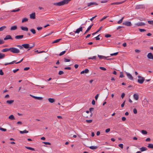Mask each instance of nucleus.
<instances>
[{
  "label": "nucleus",
  "instance_id": "obj_1",
  "mask_svg": "<svg viewBox=\"0 0 153 153\" xmlns=\"http://www.w3.org/2000/svg\"><path fill=\"white\" fill-rule=\"evenodd\" d=\"M71 0H63L61 1L54 3L53 4L55 5L62 6L68 4Z\"/></svg>",
  "mask_w": 153,
  "mask_h": 153
},
{
  "label": "nucleus",
  "instance_id": "obj_2",
  "mask_svg": "<svg viewBox=\"0 0 153 153\" xmlns=\"http://www.w3.org/2000/svg\"><path fill=\"white\" fill-rule=\"evenodd\" d=\"M10 51L14 53H18L20 52L19 49L14 47L10 48Z\"/></svg>",
  "mask_w": 153,
  "mask_h": 153
},
{
  "label": "nucleus",
  "instance_id": "obj_3",
  "mask_svg": "<svg viewBox=\"0 0 153 153\" xmlns=\"http://www.w3.org/2000/svg\"><path fill=\"white\" fill-rule=\"evenodd\" d=\"M138 77L139 78L137 80L138 82L140 84H142L145 80L144 78L140 76H138Z\"/></svg>",
  "mask_w": 153,
  "mask_h": 153
},
{
  "label": "nucleus",
  "instance_id": "obj_4",
  "mask_svg": "<svg viewBox=\"0 0 153 153\" xmlns=\"http://www.w3.org/2000/svg\"><path fill=\"white\" fill-rule=\"evenodd\" d=\"M125 73L128 77V78L131 80H132L133 79V77L132 75L130 74L127 72H125Z\"/></svg>",
  "mask_w": 153,
  "mask_h": 153
},
{
  "label": "nucleus",
  "instance_id": "obj_5",
  "mask_svg": "<svg viewBox=\"0 0 153 153\" xmlns=\"http://www.w3.org/2000/svg\"><path fill=\"white\" fill-rule=\"evenodd\" d=\"M82 27H80L79 28H78L76 31H74V33H79L80 32L82 31Z\"/></svg>",
  "mask_w": 153,
  "mask_h": 153
},
{
  "label": "nucleus",
  "instance_id": "obj_6",
  "mask_svg": "<svg viewBox=\"0 0 153 153\" xmlns=\"http://www.w3.org/2000/svg\"><path fill=\"white\" fill-rule=\"evenodd\" d=\"M30 17L31 19H34L36 18L35 13H33L30 15Z\"/></svg>",
  "mask_w": 153,
  "mask_h": 153
},
{
  "label": "nucleus",
  "instance_id": "obj_7",
  "mask_svg": "<svg viewBox=\"0 0 153 153\" xmlns=\"http://www.w3.org/2000/svg\"><path fill=\"white\" fill-rule=\"evenodd\" d=\"M147 57L150 59H153V55L151 53H148L147 56Z\"/></svg>",
  "mask_w": 153,
  "mask_h": 153
},
{
  "label": "nucleus",
  "instance_id": "obj_8",
  "mask_svg": "<svg viewBox=\"0 0 153 153\" xmlns=\"http://www.w3.org/2000/svg\"><path fill=\"white\" fill-rule=\"evenodd\" d=\"M123 24L128 26H129L131 25V23L130 22H125L123 23Z\"/></svg>",
  "mask_w": 153,
  "mask_h": 153
},
{
  "label": "nucleus",
  "instance_id": "obj_9",
  "mask_svg": "<svg viewBox=\"0 0 153 153\" xmlns=\"http://www.w3.org/2000/svg\"><path fill=\"white\" fill-rule=\"evenodd\" d=\"M135 25H136L138 26H140L144 25H145V24L143 22H141L137 23L135 24Z\"/></svg>",
  "mask_w": 153,
  "mask_h": 153
},
{
  "label": "nucleus",
  "instance_id": "obj_10",
  "mask_svg": "<svg viewBox=\"0 0 153 153\" xmlns=\"http://www.w3.org/2000/svg\"><path fill=\"white\" fill-rule=\"evenodd\" d=\"M9 39H12V38L10 35H8L6 36L4 38V40H7Z\"/></svg>",
  "mask_w": 153,
  "mask_h": 153
},
{
  "label": "nucleus",
  "instance_id": "obj_11",
  "mask_svg": "<svg viewBox=\"0 0 153 153\" xmlns=\"http://www.w3.org/2000/svg\"><path fill=\"white\" fill-rule=\"evenodd\" d=\"M88 71H89V70L88 69L86 68L85 69V70H83V71H82L81 72L80 74H84L85 73H87L88 72Z\"/></svg>",
  "mask_w": 153,
  "mask_h": 153
},
{
  "label": "nucleus",
  "instance_id": "obj_12",
  "mask_svg": "<svg viewBox=\"0 0 153 153\" xmlns=\"http://www.w3.org/2000/svg\"><path fill=\"white\" fill-rule=\"evenodd\" d=\"M22 46L25 48L27 49L29 48V45L28 44H25L22 45Z\"/></svg>",
  "mask_w": 153,
  "mask_h": 153
},
{
  "label": "nucleus",
  "instance_id": "obj_13",
  "mask_svg": "<svg viewBox=\"0 0 153 153\" xmlns=\"http://www.w3.org/2000/svg\"><path fill=\"white\" fill-rule=\"evenodd\" d=\"M20 28L22 30H24V31H27L28 30V28L27 27L22 26Z\"/></svg>",
  "mask_w": 153,
  "mask_h": 153
},
{
  "label": "nucleus",
  "instance_id": "obj_14",
  "mask_svg": "<svg viewBox=\"0 0 153 153\" xmlns=\"http://www.w3.org/2000/svg\"><path fill=\"white\" fill-rule=\"evenodd\" d=\"M133 97L135 100H137L139 98L138 95L137 94H134L133 95Z\"/></svg>",
  "mask_w": 153,
  "mask_h": 153
},
{
  "label": "nucleus",
  "instance_id": "obj_15",
  "mask_svg": "<svg viewBox=\"0 0 153 153\" xmlns=\"http://www.w3.org/2000/svg\"><path fill=\"white\" fill-rule=\"evenodd\" d=\"M97 5V4L96 2H90L89 3H88V6H90L92 5Z\"/></svg>",
  "mask_w": 153,
  "mask_h": 153
},
{
  "label": "nucleus",
  "instance_id": "obj_16",
  "mask_svg": "<svg viewBox=\"0 0 153 153\" xmlns=\"http://www.w3.org/2000/svg\"><path fill=\"white\" fill-rule=\"evenodd\" d=\"M23 37V35H17L15 36V38L17 39H21Z\"/></svg>",
  "mask_w": 153,
  "mask_h": 153
},
{
  "label": "nucleus",
  "instance_id": "obj_17",
  "mask_svg": "<svg viewBox=\"0 0 153 153\" xmlns=\"http://www.w3.org/2000/svg\"><path fill=\"white\" fill-rule=\"evenodd\" d=\"M17 26L16 25L12 26L10 28L11 30H14L17 29Z\"/></svg>",
  "mask_w": 153,
  "mask_h": 153
},
{
  "label": "nucleus",
  "instance_id": "obj_18",
  "mask_svg": "<svg viewBox=\"0 0 153 153\" xmlns=\"http://www.w3.org/2000/svg\"><path fill=\"white\" fill-rule=\"evenodd\" d=\"M48 100L49 102L51 103H53L55 102V100L53 98H49L48 99Z\"/></svg>",
  "mask_w": 153,
  "mask_h": 153
},
{
  "label": "nucleus",
  "instance_id": "obj_19",
  "mask_svg": "<svg viewBox=\"0 0 153 153\" xmlns=\"http://www.w3.org/2000/svg\"><path fill=\"white\" fill-rule=\"evenodd\" d=\"M10 51V48H5L3 49L1 51L2 52H6L8 51Z\"/></svg>",
  "mask_w": 153,
  "mask_h": 153
},
{
  "label": "nucleus",
  "instance_id": "obj_20",
  "mask_svg": "<svg viewBox=\"0 0 153 153\" xmlns=\"http://www.w3.org/2000/svg\"><path fill=\"white\" fill-rule=\"evenodd\" d=\"M102 26L100 27L97 30L96 32L92 33V35H95L98 32L100 31L101 30V29H102Z\"/></svg>",
  "mask_w": 153,
  "mask_h": 153
},
{
  "label": "nucleus",
  "instance_id": "obj_21",
  "mask_svg": "<svg viewBox=\"0 0 153 153\" xmlns=\"http://www.w3.org/2000/svg\"><path fill=\"white\" fill-rule=\"evenodd\" d=\"M140 150L141 151L143 152L146 151L147 150V149L145 147H142L140 148Z\"/></svg>",
  "mask_w": 153,
  "mask_h": 153
},
{
  "label": "nucleus",
  "instance_id": "obj_22",
  "mask_svg": "<svg viewBox=\"0 0 153 153\" xmlns=\"http://www.w3.org/2000/svg\"><path fill=\"white\" fill-rule=\"evenodd\" d=\"M9 119L12 120H15V117L13 115H10L9 117Z\"/></svg>",
  "mask_w": 153,
  "mask_h": 153
},
{
  "label": "nucleus",
  "instance_id": "obj_23",
  "mask_svg": "<svg viewBox=\"0 0 153 153\" xmlns=\"http://www.w3.org/2000/svg\"><path fill=\"white\" fill-rule=\"evenodd\" d=\"M89 147L91 149L94 150L97 149L98 148V147L97 146H91Z\"/></svg>",
  "mask_w": 153,
  "mask_h": 153
},
{
  "label": "nucleus",
  "instance_id": "obj_24",
  "mask_svg": "<svg viewBox=\"0 0 153 153\" xmlns=\"http://www.w3.org/2000/svg\"><path fill=\"white\" fill-rule=\"evenodd\" d=\"M19 132L20 133L22 134L24 133H27L28 132V131L25 130L23 131H19Z\"/></svg>",
  "mask_w": 153,
  "mask_h": 153
},
{
  "label": "nucleus",
  "instance_id": "obj_25",
  "mask_svg": "<svg viewBox=\"0 0 153 153\" xmlns=\"http://www.w3.org/2000/svg\"><path fill=\"white\" fill-rule=\"evenodd\" d=\"M91 27L92 25L89 26L88 27L87 29L85 31V33H84V34H85L86 33L91 29Z\"/></svg>",
  "mask_w": 153,
  "mask_h": 153
},
{
  "label": "nucleus",
  "instance_id": "obj_26",
  "mask_svg": "<svg viewBox=\"0 0 153 153\" xmlns=\"http://www.w3.org/2000/svg\"><path fill=\"white\" fill-rule=\"evenodd\" d=\"M13 102H14L13 100H8L6 101L7 103L8 104H12V103H13Z\"/></svg>",
  "mask_w": 153,
  "mask_h": 153
},
{
  "label": "nucleus",
  "instance_id": "obj_27",
  "mask_svg": "<svg viewBox=\"0 0 153 153\" xmlns=\"http://www.w3.org/2000/svg\"><path fill=\"white\" fill-rule=\"evenodd\" d=\"M5 56V55L4 54L0 53V59L4 58Z\"/></svg>",
  "mask_w": 153,
  "mask_h": 153
},
{
  "label": "nucleus",
  "instance_id": "obj_28",
  "mask_svg": "<svg viewBox=\"0 0 153 153\" xmlns=\"http://www.w3.org/2000/svg\"><path fill=\"white\" fill-rule=\"evenodd\" d=\"M28 20V19L27 18H24L22 19V22L24 23V22H26Z\"/></svg>",
  "mask_w": 153,
  "mask_h": 153
},
{
  "label": "nucleus",
  "instance_id": "obj_29",
  "mask_svg": "<svg viewBox=\"0 0 153 153\" xmlns=\"http://www.w3.org/2000/svg\"><path fill=\"white\" fill-rule=\"evenodd\" d=\"M61 40H62L61 39H56L53 42H52V43H57V42H59Z\"/></svg>",
  "mask_w": 153,
  "mask_h": 153
},
{
  "label": "nucleus",
  "instance_id": "obj_30",
  "mask_svg": "<svg viewBox=\"0 0 153 153\" xmlns=\"http://www.w3.org/2000/svg\"><path fill=\"white\" fill-rule=\"evenodd\" d=\"M98 56L100 59H105L106 58V57H105L104 56L100 55L98 54Z\"/></svg>",
  "mask_w": 153,
  "mask_h": 153
},
{
  "label": "nucleus",
  "instance_id": "obj_31",
  "mask_svg": "<svg viewBox=\"0 0 153 153\" xmlns=\"http://www.w3.org/2000/svg\"><path fill=\"white\" fill-rule=\"evenodd\" d=\"M20 9H21L20 8H19L17 9L13 10H11V12H18L20 10Z\"/></svg>",
  "mask_w": 153,
  "mask_h": 153
},
{
  "label": "nucleus",
  "instance_id": "obj_32",
  "mask_svg": "<svg viewBox=\"0 0 153 153\" xmlns=\"http://www.w3.org/2000/svg\"><path fill=\"white\" fill-rule=\"evenodd\" d=\"M6 28V26H3L0 27V31H2L4 30Z\"/></svg>",
  "mask_w": 153,
  "mask_h": 153
},
{
  "label": "nucleus",
  "instance_id": "obj_33",
  "mask_svg": "<svg viewBox=\"0 0 153 153\" xmlns=\"http://www.w3.org/2000/svg\"><path fill=\"white\" fill-rule=\"evenodd\" d=\"M123 3V2H116V3H111V4L112 5V4L119 5V4H122Z\"/></svg>",
  "mask_w": 153,
  "mask_h": 153
},
{
  "label": "nucleus",
  "instance_id": "obj_34",
  "mask_svg": "<svg viewBox=\"0 0 153 153\" xmlns=\"http://www.w3.org/2000/svg\"><path fill=\"white\" fill-rule=\"evenodd\" d=\"M148 147L150 149H153V144H149L148 146Z\"/></svg>",
  "mask_w": 153,
  "mask_h": 153
},
{
  "label": "nucleus",
  "instance_id": "obj_35",
  "mask_svg": "<svg viewBox=\"0 0 153 153\" xmlns=\"http://www.w3.org/2000/svg\"><path fill=\"white\" fill-rule=\"evenodd\" d=\"M16 62V61H13L11 62L8 63H5L4 64V65H9V64H13L15 62Z\"/></svg>",
  "mask_w": 153,
  "mask_h": 153
},
{
  "label": "nucleus",
  "instance_id": "obj_36",
  "mask_svg": "<svg viewBox=\"0 0 153 153\" xmlns=\"http://www.w3.org/2000/svg\"><path fill=\"white\" fill-rule=\"evenodd\" d=\"M25 148L27 149H29V150H32V151H35L34 149L31 148L30 147L26 146Z\"/></svg>",
  "mask_w": 153,
  "mask_h": 153
},
{
  "label": "nucleus",
  "instance_id": "obj_37",
  "mask_svg": "<svg viewBox=\"0 0 153 153\" xmlns=\"http://www.w3.org/2000/svg\"><path fill=\"white\" fill-rule=\"evenodd\" d=\"M123 19H124V17H123L121 19H120V20L118 21L117 22L118 24H120L122 22Z\"/></svg>",
  "mask_w": 153,
  "mask_h": 153
},
{
  "label": "nucleus",
  "instance_id": "obj_38",
  "mask_svg": "<svg viewBox=\"0 0 153 153\" xmlns=\"http://www.w3.org/2000/svg\"><path fill=\"white\" fill-rule=\"evenodd\" d=\"M64 61L65 62H69L70 61V60L69 59L64 58Z\"/></svg>",
  "mask_w": 153,
  "mask_h": 153
},
{
  "label": "nucleus",
  "instance_id": "obj_39",
  "mask_svg": "<svg viewBox=\"0 0 153 153\" xmlns=\"http://www.w3.org/2000/svg\"><path fill=\"white\" fill-rule=\"evenodd\" d=\"M141 132L143 134H146L147 133V132L146 131L144 130H142L141 131Z\"/></svg>",
  "mask_w": 153,
  "mask_h": 153
},
{
  "label": "nucleus",
  "instance_id": "obj_40",
  "mask_svg": "<svg viewBox=\"0 0 153 153\" xmlns=\"http://www.w3.org/2000/svg\"><path fill=\"white\" fill-rule=\"evenodd\" d=\"M30 31L33 34L36 33V31L35 29H30Z\"/></svg>",
  "mask_w": 153,
  "mask_h": 153
},
{
  "label": "nucleus",
  "instance_id": "obj_41",
  "mask_svg": "<svg viewBox=\"0 0 153 153\" xmlns=\"http://www.w3.org/2000/svg\"><path fill=\"white\" fill-rule=\"evenodd\" d=\"M66 52V51H63L62 52H61L60 54L59 55V56H61L62 55H63Z\"/></svg>",
  "mask_w": 153,
  "mask_h": 153
},
{
  "label": "nucleus",
  "instance_id": "obj_42",
  "mask_svg": "<svg viewBox=\"0 0 153 153\" xmlns=\"http://www.w3.org/2000/svg\"><path fill=\"white\" fill-rule=\"evenodd\" d=\"M96 58V56H94L92 57H89L88 58V59H95Z\"/></svg>",
  "mask_w": 153,
  "mask_h": 153
},
{
  "label": "nucleus",
  "instance_id": "obj_43",
  "mask_svg": "<svg viewBox=\"0 0 153 153\" xmlns=\"http://www.w3.org/2000/svg\"><path fill=\"white\" fill-rule=\"evenodd\" d=\"M124 77V76L123 75V73L122 72H120V78H123Z\"/></svg>",
  "mask_w": 153,
  "mask_h": 153
},
{
  "label": "nucleus",
  "instance_id": "obj_44",
  "mask_svg": "<svg viewBox=\"0 0 153 153\" xmlns=\"http://www.w3.org/2000/svg\"><path fill=\"white\" fill-rule=\"evenodd\" d=\"M118 52H117L114 53H113L111 54L110 55H111V56H114V55L116 56L118 54Z\"/></svg>",
  "mask_w": 153,
  "mask_h": 153
},
{
  "label": "nucleus",
  "instance_id": "obj_45",
  "mask_svg": "<svg viewBox=\"0 0 153 153\" xmlns=\"http://www.w3.org/2000/svg\"><path fill=\"white\" fill-rule=\"evenodd\" d=\"M6 129L5 128H1L0 127V130L2 131H6Z\"/></svg>",
  "mask_w": 153,
  "mask_h": 153
},
{
  "label": "nucleus",
  "instance_id": "obj_46",
  "mask_svg": "<svg viewBox=\"0 0 153 153\" xmlns=\"http://www.w3.org/2000/svg\"><path fill=\"white\" fill-rule=\"evenodd\" d=\"M139 30L140 32H144V31H146V30H145L144 29H143L140 28L139 29Z\"/></svg>",
  "mask_w": 153,
  "mask_h": 153
},
{
  "label": "nucleus",
  "instance_id": "obj_47",
  "mask_svg": "<svg viewBox=\"0 0 153 153\" xmlns=\"http://www.w3.org/2000/svg\"><path fill=\"white\" fill-rule=\"evenodd\" d=\"M148 23L150 24L153 25V21H148Z\"/></svg>",
  "mask_w": 153,
  "mask_h": 153
},
{
  "label": "nucleus",
  "instance_id": "obj_48",
  "mask_svg": "<svg viewBox=\"0 0 153 153\" xmlns=\"http://www.w3.org/2000/svg\"><path fill=\"white\" fill-rule=\"evenodd\" d=\"M107 17H108V16H106L102 18L100 20V21L101 22V21H103V20L106 19Z\"/></svg>",
  "mask_w": 153,
  "mask_h": 153
},
{
  "label": "nucleus",
  "instance_id": "obj_49",
  "mask_svg": "<svg viewBox=\"0 0 153 153\" xmlns=\"http://www.w3.org/2000/svg\"><path fill=\"white\" fill-rule=\"evenodd\" d=\"M119 146L121 149H123V144H119Z\"/></svg>",
  "mask_w": 153,
  "mask_h": 153
},
{
  "label": "nucleus",
  "instance_id": "obj_50",
  "mask_svg": "<svg viewBox=\"0 0 153 153\" xmlns=\"http://www.w3.org/2000/svg\"><path fill=\"white\" fill-rule=\"evenodd\" d=\"M100 36V35H99L95 37L94 38L96 40H99L100 39V38L99 37Z\"/></svg>",
  "mask_w": 153,
  "mask_h": 153
},
{
  "label": "nucleus",
  "instance_id": "obj_51",
  "mask_svg": "<svg viewBox=\"0 0 153 153\" xmlns=\"http://www.w3.org/2000/svg\"><path fill=\"white\" fill-rule=\"evenodd\" d=\"M4 43V41L2 39H0V45L3 44Z\"/></svg>",
  "mask_w": 153,
  "mask_h": 153
},
{
  "label": "nucleus",
  "instance_id": "obj_52",
  "mask_svg": "<svg viewBox=\"0 0 153 153\" xmlns=\"http://www.w3.org/2000/svg\"><path fill=\"white\" fill-rule=\"evenodd\" d=\"M17 47H19V48H20V49H22L23 48L22 47V45L21 46L20 45H18L16 46Z\"/></svg>",
  "mask_w": 153,
  "mask_h": 153
},
{
  "label": "nucleus",
  "instance_id": "obj_53",
  "mask_svg": "<svg viewBox=\"0 0 153 153\" xmlns=\"http://www.w3.org/2000/svg\"><path fill=\"white\" fill-rule=\"evenodd\" d=\"M133 113L134 114H136L137 113V110L136 108H134L133 109Z\"/></svg>",
  "mask_w": 153,
  "mask_h": 153
},
{
  "label": "nucleus",
  "instance_id": "obj_54",
  "mask_svg": "<svg viewBox=\"0 0 153 153\" xmlns=\"http://www.w3.org/2000/svg\"><path fill=\"white\" fill-rule=\"evenodd\" d=\"M110 131V128H108L106 129L105 131L106 133H107L109 132Z\"/></svg>",
  "mask_w": 153,
  "mask_h": 153
},
{
  "label": "nucleus",
  "instance_id": "obj_55",
  "mask_svg": "<svg viewBox=\"0 0 153 153\" xmlns=\"http://www.w3.org/2000/svg\"><path fill=\"white\" fill-rule=\"evenodd\" d=\"M100 68L101 70L103 71H105L106 70V69L105 68L103 67H100Z\"/></svg>",
  "mask_w": 153,
  "mask_h": 153
},
{
  "label": "nucleus",
  "instance_id": "obj_56",
  "mask_svg": "<svg viewBox=\"0 0 153 153\" xmlns=\"http://www.w3.org/2000/svg\"><path fill=\"white\" fill-rule=\"evenodd\" d=\"M43 143H44V144H46V145H51V143L48 142H43Z\"/></svg>",
  "mask_w": 153,
  "mask_h": 153
},
{
  "label": "nucleus",
  "instance_id": "obj_57",
  "mask_svg": "<svg viewBox=\"0 0 153 153\" xmlns=\"http://www.w3.org/2000/svg\"><path fill=\"white\" fill-rule=\"evenodd\" d=\"M64 74V72L62 71H59V74L61 75Z\"/></svg>",
  "mask_w": 153,
  "mask_h": 153
},
{
  "label": "nucleus",
  "instance_id": "obj_58",
  "mask_svg": "<svg viewBox=\"0 0 153 153\" xmlns=\"http://www.w3.org/2000/svg\"><path fill=\"white\" fill-rule=\"evenodd\" d=\"M111 36V35L109 34H106L105 36V37L106 38L109 37H110Z\"/></svg>",
  "mask_w": 153,
  "mask_h": 153
},
{
  "label": "nucleus",
  "instance_id": "obj_59",
  "mask_svg": "<svg viewBox=\"0 0 153 153\" xmlns=\"http://www.w3.org/2000/svg\"><path fill=\"white\" fill-rule=\"evenodd\" d=\"M86 121L88 123H91L92 121V120H86Z\"/></svg>",
  "mask_w": 153,
  "mask_h": 153
},
{
  "label": "nucleus",
  "instance_id": "obj_60",
  "mask_svg": "<svg viewBox=\"0 0 153 153\" xmlns=\"http://www.w3.org/2000/svg\"><path fill=\"white\" fill-rule=\"evenodd\" d=\"M99 94H97L96 95V96L95 97V99L96 100H97L98 99V96H99Z\"/></svg>",
  "mask_w": 153,
  "mask_h": 153
},
{
  "label": "nucleus",
  "instance_id": "obj_61",
  "mask_svg": "<svg viewBox=\"0 0 153 153\" xmlns=\"http://www.w3.org/2000/svg\"><path fill=\"white\" fill-rule=\"evenodd\" d=\"M4 74V73L2 71V70H0V75H2Z\"/></svg>",
  "mask_w": 153,
  "mask_h": 153
},
{
  "label": "nucleus",
  "instance_id": "obj_62",
  "mask_svg": "<svg viewBox=\"0 0 153 153\" xmlns=\"http://www.w3.org/2000/svg\"><path fill=\"white\" fill-rule=\"evenodd\" d=\"M125 96V94L124 93H123L121 96V97L122 98H123Z\"/></svg>",
  "mask_w": 153,
  "mask_h": 153
},
{
  "label": "nucleus",
  "instance_id": "obj_63",
  "mask_svg": "<svg viewBox=\"0 0 153 153\" xmlns=\"http://www.w3.org/2000/svg\"><path fill=\"white\" fill-rule=\"evenodd\" d=\"M71 68L70 67H65L64 68V69H65V70H71Z\"/></svg>",
  "mask_w": 153,
  "mask_h": 153
},
{
  "label": "nucleus",
  "instance_id": "obj_64",
  "mask_svg": "<svg viewBox=\"0 0 153 153\" xmlns=\"http://www.w3.org/2000/svg\"><path fill=\"white\" fill-rule=\"evenodd\" d=\"M42 98L41 97H36V99L38 100H42Z\"/></svg>",
  "mask_w": 153,
  "mask_h": 153
}]
</instances>
